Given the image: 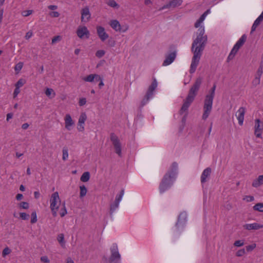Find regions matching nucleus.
<instances>
[{"label":"nucleus","mask_w":263,"mask_h":263,"mask_svg":"<svg viewBox=\"0 0 263 263\" xmlns=\"http://www.w3.org/2000/svg\"><path fill=\"white\" fill-rule=\"evenodd\" d=\"M204 28L200 26L197 32V37L194 40L192 45L191 50L193 53V57L190 69V72L193 73L195 72L197 67L199 63L202 52L203 51L208 41L206 35H204Z\"/></svg>","instance_id":"obj_1"},{"label":"nucleus","mask_w":263,"mask_h":263,"mask_svg":"<svg viewBox=\"0 0 263 263\" xmlns=\"http://www.w3.org/2000/svg\"><path fill=\"white\" fill-rule=\"evenodd\" d=\"M177 170L178 164L174 162L164 174L160 183L159 190L160 194H163L171 187L176 178Z\"/></svg>","instance_id":"obj_2"},{"label":"nucleus","mask_w":263,"mask_h":263,"mask_svg":"<svg viewBox=\"0 0 263 263\" xmlns=\"http://www.w3.org/2000/svg\"><path fill=\"white\" fill-rule=\"evenodd\" d=\"M216 87V85L214 84L210 90L209 94L206 95L204 100L203 112L202 116V119L203 120L207 119L212 111Z\"/></svg>","instance_id":"obj_3"},{"label":"nucleus","mask_w":263,"mask_h":263,"mask_svg":"<svg viewBox=\"0 0 263 263\" xmlns=\"http://www.w3.org/2000/svg\"><path fill=\"white\" fill-rule=\"evenodd\" d=\"M61 200L58 192H55L51 195L50 199V208L53 217L57 216Z\"/></svg>","instance_id":"obj_4"},{"label":"nucleus","mask_w":263,"mask_h":263,"mask_svg":"<svg viewBox=\"0 0 263 263\" xmlns=\"http://www.w3.org/2000/svg\"><path fill=\"white\" fill-rule=\"evenodd\" d=\"M187 214L181 212L178 216L177 221L173 228L174 233L176 235H179L184 230L186 222Z\"/></svg>","instance_id":"obj_5"},{"label":"nucleus","mask_w":263,"mask_h":263,"mask_svg":"<svg viewBox=\"0 0 263 263\" xmlns=\"http://www.w3.org/2000/svg\"><path fill=\"white\" fill-rule=\"evenodd\" d=\"M201 83L202 79L201 78H197L195 83L190 88L186 98L188 99L190 101H193L200 88Z\"/></svg>","instance_id":"obj_6"},{"label":"nucleus","mask_w":263,"mask_h":263,"mask_svg":"<svg viewBox=\"0 0 263 263\" xmlns=\"http://www.w3.org/2000/svg\"><path fill=\"white\" fill-rule=\"evenodd\" d=\"M110 140L114 146L116 153L119 156H121V145L118 137L112 133L110 135Z\"/></svg>","instance_id":"obj_7"},{"label":"nucleus","mask_w":263,"mask_h":263,"mask_svg":"<svg viewBox=\"0 0 263 263\" xmlns=\"http://www.w3.org/2000/svg\"><path fill=\"white\" fill-rule=\"evenodd\" d=\"M111 256L110 257V261L111 262L114 261L115 260H118L117 263H118L121 258V255L118 251V246L116 243H113L111 248Z\"/></svg>","instance_id":"obj_8"},{"label":"nucleus","mask_w":263,"mask_h":263,"mask_svg":"<svg viewBox=\"0 0 263 263\" xmlns=\"http://www.w3.org/2000/svg\"><path fill=\"white\" fill-rule=\"evenodd\" d=\"M77 34L81 39H88L90 36V32L86 26H80L77 29Z\"/></svg>","instance_id":"obj_9"},{"label":"nucleus","mask_w":263,"mask_h":263,"mask_svg":"<svg viewBox=\"0 0 263 263\" xmlns=\"http://www.w3.org/2000/svg\"><path fill=\"white\" fill-rule=\"evenodd\" d=\"M182 0H172L167 4L160 8L159 10L161 11L165 9L174 8L180 6L182 4Z\"/></svg>","instance_id":"obj_10"},{"label":"nucleus","mask_w":263,"mask_h":263,"mask_svg":"<svg viewBox=\"0 0 263 263\" xmlns=\"http://www.w3.org/2000/svg\"><path fill=\"white\" fill-rule=\"evenodd\" d=\"M263 129V123H261L259 119L255 120L254 134L257 138H261Z\"/></svg>","instance_id":"obj_11"},{"label":"nucleus","mask_w":263,"mask_h":263,"mask_svg":"<svg viewBox=\"0 0 263 263\" xmlns=\"http://www.w3.org/2000/svg\"><path fill=\"white\" fill-rule=\"evenodd\" d=\"M87 119V116L85 112L81 114L78 120L77 129L79 132H83L84 130V124Z\"/></svg>","instance_id":"obj_12"},{"label":"nucleus","mask_w":263,"mask_h":263,"mask_svg":"<svg viewBox=\"0 0 263 263\" xmlns=\"http://www.w3.org/2000/svg\"><path fill=\"white\" fill-rule=\"evenodd\" d=\"M65 127L68 130H71L74 125V121L70 114H66L64 117Z\"/></svg>","instance_id":"obj_13"},{"label":"nucleus","mask_w":263,"mask_h":263,"mask_svg":"<svg viewBox=\"0 0 263 263\" xmlns=\"http://www.w3.org/2000/svg\"><path fill=\"white\" fill-rule=\"evenodd\" d=\"M97 34L100 38V39L104 42L106 39L108 38V34L105 32V29L104 27L99 26H97Z\"/></svg>","instance_id":"obj_14"},{"label":"nucleus","mask_w":263,"mask_h":263,"mask_svg":"<svg viewBox=\"0 0 263 263\" xmlns=\"http://www.w3.org/2000/svg\"><path fill=\"white\" fill-rule=\"evenodd\" d=\"M176 57V52L174 51L172 52H171L167 55H166L165 59L163 62L162 65L164 66H166L167 65H169L172 63L174 62L175 58Z\"/></svg>","instance_id":"obj_15"},{"label":"nucleus","mask_w":263,"mask_h":263,"mask_svg":"<svg viewBox=\"0 0 263 263\" xmlns=\"http://www.w3.org/2000/svg\"><path fill=\"white\" fill-rule=\"evenodd\" d=\"M90 13L89 8L86 7L81 10V21L86 22L89 21L90 18Z\"/></svg>","instance_id":"obj_16"},{"label":"nucleus","mask_w":263,"mask_h":263,"mask_svg":"<svg viewBox=\"0 0 263 263\" xmlns=\"http://www.w3.org/2000/svg\"><path fill=\"white\" fill-rule=\"evenodd\" d=\"M211 171L212 170L210 167H207L203 170L200 177L201 184H203L207 181L208 179L211 175Z\"/></svg>","instance_id":"obj_17"},{"label":"nucleus","mask_w":263,"mask_h":263,"mask_svg":"<svg viewBox=\"0 0 263 263\" xmlns=\"http://www.w3.org/2000/svg\"><path fill=\"white\" fill-rule=\"evenodd\" d=\"M245 112L246 109L243 107H240L237 112V115H236V117L240 125H242L243 124Z\"/></svg>","instance_id":"obj_18"},{"label":"nucleus","mask_w":263,"mask_h":263,"mask_svg":"<svg viewBox=\"0 0 263 263\" xmlns=\"http://www.w3.org/2000/svg\"><path fill=\"white\" fill-rule=\"evenodd\" d=\"M158 85V83L157 82V80L155 78H153V82L151 84V85L148 87V88L147 90V92L146 93V95H147V96H151L153 97L154 94V91L157 88Z\"/></svg>","instance_id":"obj_19"},{"label":"nucleus","mask_w":263,"mask_h":263,"mask_svg":"<svg viewBox=\"0 0 263 263\" xmlns=\"http://www.w3.org/2000/svg\"><path fill=\"white\" fill-rule=\"evenodd\" d=\"M243 228L248 230H258L263 228V224L254 222L253 223H247L243 225Z\"/></svg>","instance_id":"obj_20"},{"label":"nucleus","mask_w":263,"mask_h":263,"mask_svg":"<svg viewBox=\"0 0 263 263\" xmlns=\"http://www.w3.org/2000/svg\"><path fill=\"white\" fill-rule=\"evenodd\" d=\"M97 79H100V76L97 74H90L83 78L85 82H97Z\"/></svg>","instance_id":"obj_21"},{"label":"nucleus","mask_w":263,"mask_h":263,"mask_svg":"<svg viewBox=\"0 0 263 263\" xmlns=\"http://www.w3.org/2000/svg\"><path fill=\"white\" fill-rule=\"evenodd\" d=\"M193 101H190L188 99L186 98L184 101L183 104L180 110V114H183L184 112L187 110L189 107L191 105V103L193 102Z\"/></svg>","instance_id":"obj_22"},{"label":"nucleus","mask_w":263,"mask_h":263,"mask_svg":"<svg viewBox=\"0 0 263 263\" xmlns=\"http://www.w3.org/2000/svg\"><path fill=\"white\" fill-rule=\"evenodd\" d=\"M110 27L116 31H120L121 27L120 23L117 20H111L109 23Z\"/></svg>","instance_id":"obj_23"},{"label":"nucleus","mask_w":263,"mask_h":263,"mask_svg":"<svg viewBox=\"0 0 263 263\" xmlns=\"http://www.w3.org/2000/svg\"><path fill=\"white\" fill-rule=\"evenodd\" d=\"M247 37L246 34H243L234 45L239 49L246 42Z\"/></svg>","instance_id":"obj_24"},{"label":"nucleus","mask_w":263,"mask_h":263,"mask_svg":"<svg viewBox=\"0 0 263 263\" xmlns=\"http://www.w3.org/2000/svg\"><path fill=\"white\" fill-rule=\"evenodd\" d=\"M262 184H263V175L259 176L252 182V186L254 187H257Z\"/></svg>","instance_id":"obj_25"},{"label":"nucleus","mask_w":263,"mask_h":263,"mask_svg":"<svg viewBox=\"0 0 263 263\" xmlns=\"http://www.w3.org/2000/svg\"><path fill=\"white\" fill-rule=\"evenodd\" d=\"M238 50L239 49L234 45L228 57L227 61L229 62L233 60Z\"/></svg>","instance_id":"obj_26"},{"label":"nucleus","mask_w":263,"mask_h":263,"mask_svg":"<svg viewBox=\"0 0 263 263\" xmlns=\"http://www.w3.org/2000/svg\"><path fill=\"white\" fill-rule=\"evenodd\" d=\"M45 95L50 99L55 97L56 94L52 88H47L45 91Z\"/></svg>","instance_id":"obj_27"},{"label":"nucleus","mask_w":263,"mask_h":263,"mask_svg":"<svg viewBox=\"0 0 263 263\" xmlns=\"http://www.w3.org/2000/svg\"><path fill=\"white\" fill-rule=\"evenodd\" d=\"M90 177V173L88 172H85L81 176L80 180L82 182H86L89 181Z\"/></svg>","instance_id":"obj_28"},{"label":"nucleus","mask_w":263,"mask_h":263,"mask_svg":"<svg viewBox=\"0 0 263 263\" xmlns=\"http://www.w3.org/2000/svg\"><path fill=\"white\" fill-rule=\"evenodd\" d=\"M80 197L82 198L86 196L87 192V189L84 185H82L80 186Z\"/></svg>","instance_id":"obj_29"},{"label":"nucleus","mask_w":263,"mask_h":263,"mask_svg":"<svg viewBox=\"0 0 263 263\" xmlns=\"http://www.w3.org/2000/svg\"><path fill=\"white\" fill-rule=\"evenodd\" d=\"M263 73V63L261 62L256 71V73L255 77L261 78V76Z\"/></svg>","instance_id":"obj_30"},{"label":"nucleus","mask_w":263,"mask_h":263,"mask_svg":"<svg viewBox=\"0 0 263 263\" xmlns=\"http://www.w3.org/2000/svg\"><path fill=\"white\" fill-rule=\"evenodd\" d=\"M152 97L151 96H147V95H145L144 98L141 102V107H143L145 105H146L149 101V99Z\"/></svg>","instance_id":"obj_31"},{"label":"nucleus","mask_w":263,"mask_h":263,"mask_svg":"<svg viewBox=\"0 0 263 263\" xmlns=\"http://www.w3.org/2000/svg\"><path fill=\"white\" fill-rule=\"evenodd\" d=\"M253 209L255 211L263 212V203H256L254 206Z\"/></svg>","instance_id":"obj_32"},{"label":"nucleus","mask_w":263,"mask_h":263,"mask_svg":"<svg viewBox=\"0 0 263 263\" xmlns=\"http://www.w3.org/2000/svg\"><path fill=\"white\" fill-rule=\"evenodd\" d=\"M62 159L64 161L66 160L68 158V150L67 147H64L62 149Z\"/></svg>","instance_id":"obj_33"},{"label":"nucleus","mask_w":263,"mask_h":263,"mask_svg":"<svg viewBox=\"0 0 263 263\" xmlns=\"http://www.w3.org/2000/svg\"><path fill=\"white\" fill-rule=\"evenodd\" d=\"M25 83L26 80L25 79H20L15 84V87L20 88V87L23 86Z\"/></svg>","instance_id":"obj_34"},{"label":"nucleus","mask_w":263,"mask_h":263,"mask_svg":"<svg viewBox=\"0 0 263 263\" xmlns=\"http://www.w3.org/2000/svg\"><path fill=\"white\" fill-rule=\"evenodd\" d=\"M107 5L112 8H119V5L115 0H109L107 3Z\"/></svg>","instance_id":"obj_35"},{"label":"nucleus","mask_w":263,"mask_h":263,"mask_svg":"<svg viewBox=\"0 0 263 263\" xmlns=\"http://www.w3.org/2000/svg\"><path fill=\"white\" fill-rule=\"evenodd\" d=\"M23 67V63L21 62H18L17 64L15 65L14 70L17 73H18L22 69Z\"/></svg>","instance_id":"obj_36"},{"label":"nucleus","mask_w":263,"mask_h":263,"mask_svg":"<svg viewBox=\"0 0 263 263\" xmlns=\"http://www.w3.org/2000/svg\"><path fill=\"white\" fill-rule=\"evenodd\" d=\"M37 219V216H36V213L35 211H34L32 212L31 215V223H34L36 222Z\"/></svg>","instance_id":"obj_37"},{"label":"nucleus","mask_w":263,"mask_h":263,"mask_svg":"<svg viewBox=\"0 0 263 263\" xmlns=\"http://www.w3.org/2000/svg\"><path fill=\"white\" fill-rule=\"evenodd\" d=\"M124 190H122L119 194L117 195L116 197V199H115V201L118 203H120V202L121 201L122 197H123V196L124 195Z\"/></svg>","instance_id":"obj_38"},{"label":"nucleus","mask_w":263,"mask_h":263,"mask_svg":"<svg viewBox=\"0 0 263 263\" xmlns=\"http://www.w3.org/2000/svg\"><path fill=\"white\" fill-rule=\"evenodd\" d=\"M119 203L115 201L113 204L110 205V210L111 213H113L119 206Z\"/></svg>","instance_id":"obj_39"},{"label":"nucleus","mask_w":263,"mask_h":263,"mask_svg":"<svg viewBox=\"0 0 263 263\" xmlns=\"http://www.w3.org/2000/svg\"><path fill=\"white\" fill-rule=\"evenodd\" d=\"M260 83V78L255 77L254 79L252 82V84L253 86L256 87Z\"/></svg>","instance_id":"obj_40"},{"label":"nucleus","mask_w":263,"mask_h":263,"mask_svg":"<svg viewBox=\"0 0 263 263\" xmlns=\"http://www.w3.org/2000/svg\"><path fill=\"white\" fill-rule=\"evenodd\" d=\"M245 242L243 240H236L234 243V246L236 247H240L244 245Z\"/></svg>","instance_id":"obj_41"},{"label":"nucleus","mask_w":263,"mask_h":263,"mask_svg":"<svg viewBox=\"0 0 263 263\" xmlns=\"http://www.w3.org/2000/svg\"><path fill=\"white\" fill-rule=\"evenodd\" d=\"M263 20V11L261 12V13L260 14V15L256 18V20L254 21V23L257 24V25H259L260 23Z\"/></svg>","instance_id":"obj_42"},{"label":"nucleus","mask_w":263,"mask_h":263,"mask_svg":"<svg viewBox=\"0 0 263 263\" xmlns=\"http://www.w3.org/2000/svg\"><path fill=\"white\" fill-rule=\"evenodd\" d=\"M67 213L66 208L65 205V203L63 204V207L61 209L60 212V216L63 217L65 216Z\"/></svg>","instance_id":"obj_43"},{"label":"nucleus","mask_w":263,"mask_h":263,"mask_svg":"<svg viewBox=\"0 0 263 263\" xmlns=\"http://www.w3.org/2000/svg\"><path fill=\"white\" fill-rule=\"evenodd\" d=\"M246 254L245 249H241L238 250L236 253V256L237 257H241Z\"/></svg>","instance_id":"obj_44"},{"label":"nucleus","mask_w":263,"mask_h":263,"mask_svg":"<svg viewBox=\"0 0 263 263\" xmlns=\"http://www.w3.org/2000/svg\"><path fill=\"white\" fill-rule=\"evenodd\" d=\"M256 247V244L255 243H253L251 245L246 246V250L248 252H251L252 250H253Z\"/></svg>","instance_id":"obj_45"},{"label":"nucleus","mask_w":263,"mask_h":263,"mask_svg":"<svg viewBox=\"0 0 263 263\" xmlns=\"http://www.w3.org/2000/svg\"><path fill=\"white\" fill-rule=\"evenodd\" d=\"M19 206L23 209H28L29 205V203L27 202H22L19 204Z\"/></svg>","instance_id":"obj_46"},{"label":"nucleus","mask_w":263,"mask_h":263,"mask_svg":"<svg viewBox=\"0 0 263 263\" xmlns=\"http://www.w3.org/2000/svg\"><path fill=\"white\" fill-rule=\"evenodd\" d=\"M105 52L103 50H99L96 53V56L99 58H101L104 55Z\"/></svg>","instance_id":"obj_47"},{"label":"nucleus","mask_w":263,"mask_h":263,"mask_svg":"<svg viewBox=\"0 0 263 263\" xmlns=\"http://www.w3.org/2000/svg\"><path fill=\"white\" fill-rule=\"evenodd\" d=\"M33 13V10H25L22 12L21 14L24 17H27L30 15H31Z\"/></svg>","instance_id":"obj_48"},{"label":"nucleus","mask_w":263,"mask_h":263,"mask_svg":"<svg viewBox=\"0 0 263 263\" xmlns=\"http://www.w3.org/2000/svg\"><path fill=\"white\" fill-rule=\"evenodd\" d=\"M11 251L8 247H6L3 251L2 255L3 257L9 254Z\"/></svg>","instance_id":"obj_49"},{"label":"nucleus","mask_w":263,"mask_h":263,"mask_svg":"<svg viewBox=\"0 0 263 263\" xmlns=\"http://www.w3.org/2000/svg\"><path fill=\"white\" fill-rule=\"evenodd\" d=\"M20 216L22 220H28L29 217V215L23 212L20 213Z\"/></svg>","instance_id":"obj_50"},{"label":"nucleus","mask_w":263,"mask_h":263,"mask_svg":"<svg viewBox=\"0 0 263 263\" xmlns=\"http://www.w3.org/2000/svg\"><path fill=\"white\" fill-rule=\"evenodd\" d=\"M61 39H62V37L61 36H60V35L55 36L52 38V41H51V43L52 44H54L55 43H57V42L60 41L61 40Z\"/></svg>","instance_id":"obj_51"},{"label":"nucleus","mask_w":263,"mask_h":263,"mask_svg":"<svg viewBox=\"0 0 263 263\" xmlns=\"http://www.w3.org/2000/svg\"><path fill=\"white\" fill-rule=\"evenodd\" d=\"M203 20L202 19V17H200L196 21V22L195 23V28H198L200 27L201 24L203 22Z\"/></svg>","instance_id":"obj_52"},{"label":"nucleus","mask_w":263,"mask_h":263,"mask_svg":"<svg viewBox=\"0 0 263 263\" xmlns=\"http://www.w3.org/2000/svg\"><path fill=\"white\" fill-rule=\"evenodd\" d=\"M203 20L202 19V17H200L196 21V22L195 23V28H198L200 27L201 24L203 22Z\"/></svg>","instance_id":"obj_53"},{"label":"nucleus","mask_w":263,"mask_h":263,"mask_svg":"<svg viewBox=\"0 0 263 263\" xmlns=\"http://www.w3.org/2000/svg\"><path fill=\"white\" fill-rule=\"evenodd\" d=\"M203 20L202 19V17H200L196 21V22L195 23V28H198L200 27L201 24L203 22Z\"/></svg>","instance_id":"obj_54"},{"label":"nucleus","mask_w":263,"mask_h":263,"mask_svg":"<svg viewBox=\"0 0 263 263\" xmlns=\"http://www.w3.org/2000/svg\"><path fill=\"white\" fill-rule=\"evenodd\" d=\"M64 237L63 234H61L58 236V240L62 245L64 243Z\"/></svg>","instance_id":"obj_55"},{"label":"nucleus","mask_w":263,"mask_h":263,"mask_svg":"<svg viewBox=\"0 0 263 263\" xmlns=\"http://www.w3.org/2000/svg\"><path fill=\"white\" fill-rule=\"evenodd\" d=\"M86 103V99L85 98H80L79 101V104L80 106L84 105Z\"/></svg>","instance_id":"obj_56"},{"label":"nucleus","mask_w":263,"mask_h":263,"mask_svg":"<svg viewBox=\"0 0 263 263\" xmlns=\"http://www.w3.org/2000/svg\"><path fill=\"white\" fill-rule=\"evenodd\" d=\"M243 200H246L247 202H251L254 200V198L252 196H246Z\"/></svg>","instance_id":"obj_57"},{"label":"nucleus","mask_w":263,"mask_h":263,"mask_svg":"<svg viewBox=\"0 0 263 263\" xmlns=\"http://www.w3.org/2000/svg\"><path fill=\"white\" fill-rule=\"evenodd\" d=\"M49 14L52 17H58L60 16V13L57 11L51 12Z\"/></svg>","instance_id":"obj_58"},{"label":"nucleus","mask_w":263,"mask_h":263,"mask_svg":"<svg viewBox=\"0 0 263 263\" xmlns=\"http://www.w3.org/2000/svg\"><path fill=\"white\" fill-rule=\"evenodd\" d=\"M41 260L45 263H49L50 260L47 256H43L41 257Z\"/></svg>","instance_id":"obj_59"},{"label":"nucleus","mask_w":263,"mask_h":263,"mask_svg":"<svg viewBox=\"0 0 263 263\" xmlns=\"http://www.w3.org/2000/svg\"><path fill=\"white\" fill-rule=\"evenodd\" d=\"M20 92V89L19 88H17V87H15L14 90V92H13V98H16L17 95H18V93Z\"/></svg>","instance_id":"obj_60"},{"label":"nucleus","mask_w":263,"mask_h":263,"mask_svg":"<svg viewBox=\"0 0 263 263\" xmlns=\"http://www.w3.org/2000/svg\"><path fill=\"white\" fill-rule=\"evenodd\" d=\"M32 35H33L32 32L31 31H29L26 33L25 39L26 40H29L30 38H31L32 37Z\"/></svg>","instance_id":"obj_61"},{"label":"nucleus","mask_w":263,"mask_h":263,"mask_svg":"<svg viewBox=\"0 0 263 263\" xmlns=\"http://www.w3.org/2000/svg\"><path fill=\"white\" fill-rule=\"evenodd\" d=\"M97 81H100L99 84V87L101 88L102 86L104 85V84L103 81V78L100 76V79H97Z\"/></svg>","instance_id":"obj_62"},{"label":"nucleus","mask_w":263,"mask_h":263,"mask_svg":"<svg viewBox=\"0 0 263 263\" xmlns=\"http://www.w3.org/2000/svg\"><path fill=\"white\" fill-rule=\"evenodd\" d=\"M210 10H208L205 12H204L200 16V17H202V19L203 20H205V17L206 16L207 14L209 13Z\"/></svg>","instance_id":"obj_63"},{"label":"nucleus","mask_w":263,"mask_h":263,"mask_svg":"<svg viewBox=\"0 0 263 263\" xmlns=\"http://www.w3.org/2000/svg\"><path fill=\"white\" fill-rule=\"evenodd\" d=\"M40 193L39 191H35L34 192V196L35 199H39L40 197Z\"/></svg>","instance_id":"obj_64"}]
</instances>
